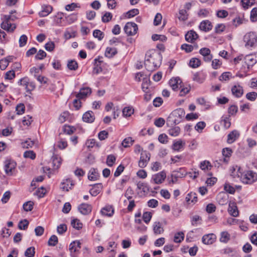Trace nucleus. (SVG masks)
<instances>
[{"label": "nucleus", "mask_w": 257, "mask_h": 257, "mask_svg": "<svg viewBox=\"0 0 257 257\" xmlns=\"http://www.w3.org/2000/svg\"><path fill=\"white\" fill-rule=\"evenodd\" d=\"M234 178H239L240 181L245 184H252L257 181V173L251 170L243 171L240 167L236 166L232 172Z\"/></svg>", "instance_id": "obj_1"}, {"label": "nucleus", "mask_w": 257, "mask_h": 257, "mask_svg": "<svg viewBox=\"0 0 257 257\" xmlns=\"http://www.w3.org/2000/svg\"><path fill=\"white\" fill-rule=\"evenodd\" d=\"M161 57L154 50L148 51L145 57V66L149 71L156 69L161 64Z\"/></svg>", "instance_id": "obj_2"}, {"label": "nucleus", "mask_w": 257, "mask_h": 257, "mask_svg": "<svg viewBox=\"0 0 257 257\" xmlns=\"http://www.w3.org/2000/svg\"><path fill=\"white\" fill-rule=\"evenodd\" d=\"M9 18L8 17H3L2 18V22L1 24L2 29L9 33H13L14 32L17 28L16 24L12 23L13 22L9 20Z\"/></svg>", "instance_id": "obj_3"}, {"label": "nucleus", "mask_w": 257, "mask_h": 257, "mask_svg": "<svg viewBox=\"0 0 257 257\" xmlns=\"http://www.w3.org/2000/svg\"><path fill=\"white\" fill-rule=\"evenodd\" d=\"M166 178V172L163 170L152 176L151 182L155 184L163 183Z\"/></svg>", "instance_id": "obj_4"}, {"label": "nucleus", "mask_w": 257, "mask_h": 257, "mask_svg": "<svg viewBox=\"0 0 257 257\" xmlns=\"http://www.w3.org/2000/svg\"><path fill=\"white\" fill-rule=\"evenodd\" d=\"M244 41L246 43V45L253 47L257 42V35L254 32H249L244 36Z\"/></svg>", "instance_id": "obj_5"}, {"label": "nucleus", "mask_w": 257, "mask_h": 257, "mask_svg": "<svg viewBox=\"0 0 257 257\" xmlns=\"http://www.w3.org/2000/svg\"><path fill=\"white\" fill-rule=\"evenodd\" d=\"M16 165L17 164L14 160L11 159L6 160L5 162L4 166L6 173L8 175H12L15 170Z\"/></svg>", "instance_id": "obj_6"}, {"label": "nucleus", "mask_w": 257, "mask_h": 257, "mask_svg": "<svg viewBox=\"0 0 257 257\" xmlns=\"http://www.w3.org/2000/svg\"><path fill=\"white\" fill-rule=\"evenodd\" d=\"M150 158L151 154L149 153L147 151L142 152L141 154L140 160L138 162L139 167L141 168H145L150 161Z\"/></svg>", "instance_id": "obj_7"}, {"label": "nucleus", "mask_w": 257, "mask_h": 257, "mask_svg": "<svg viewBox=\"0 0 257 257\" xmlns=\"http://www.w3.org/2000/svg\"><path fill=\"white\" fill-rule=\"evenodd\" d=\"M138 30V26L135 23L128 22L124 27V31L128 36H133L135 35Z\"/></svg>", "instance_id": "obj_8"}, {"label": "nucleus", "mask_w": 257, "mask_h": 257, "mask_svg": "<svg viewBox=\"0 0 257 257\" xmlns=\"http://www.w3.org/2000/svg\"><path fill=\"white\" fill-rule=\"evenodd\" d=\"M245 63L247 66V68L249 69L257 62V52L253 54L246 55L244 57Z\"/></svg>", "instance_id": "obj_9"}, {"label": "nucleus", "mask_w": 257, "mask_h": 257, "mask_svg": "<svg viewBox=\"0 0 257 257\" xmlns=\"http://www.w3.org/2000/svg\"><path fill=\"white\" fill-rule=\"evenodd\" d=\"M227 210L229 214L233 217H236L239 215V210L236 203L233 201H230L229 202Z\"/></svg>", "instance_id": "obj_10"}, {"label": "nucleus", "mask_w": 257, "mask_h": 257, "mask_svg": "<svg viewBox=\"0 0 257 257\" xmlns=\"http://www.w3.org/2000/svg\"><path fill=\"white\" fill-rule=\"evenodd\" d=\"M206 78V74L202 71L197 72L193 74L192 79L193 81L199 83H202Z\"/></svg>", "instance_id": "obj_11"}, {"label": "nucleus", "mask_w": 257, "mask_h": 257, "mask_svg": "<svg viewBox=\"0 0 257 257\" xmlns=\"http://www.w3.org/2000/svg\"><path fill=\"white\" fill-rule=\"evenodd\" d=\"M200 54L203 56V59L205 62H210L213 56L211 54V51L208 48H201L199 51Z\"/></svg>", "instance_id": "obj_12"}, {"label": "nucleus", "mask_w": 257, "mask_h": 257, "mask_svg": "<svg viewBox=\"0 0 257 257\" xmlns=\"http://www.w3.org/2000/svg\"><path fill=\"white\" fill-rule=\"evenodd\" d=\"M182 80L179 77H174L169 81V85L173 90H176L179 87H182Z\"/></svg>", "instance_id": "obj_13"}, {"label": "nucleus", "mask_w": 257, "mask_h": 257, "mask_svg": "<svg viewBox=\"0 0 257 257\" xmlns=\"http://www.w3.org/2000/svg\"><path fill=\"white\" fill-rule=\"evenodd\" d=\"M80 248L81 243L78 240L71 242L69 245V250L73 256H75L79 252Z\"/></svg>", "instance_id": "obj_14"}, {"label": "nucleus", "mask_w": 257, "mask_h": 257, "mask_svg": "<svg viewBox=\"0 0 257 257\" xmlns=\"http://www.w3.org/2000/svg\"><path fill=\"white\" fill-rule=\"evenodd\" d=\"M185 40L189 43H193L198 39V35L193 30L188 31L185 36Z\"/></svg>", "instance_id": "obj_15"}, {"label": "nucleus", "mask_w": 257, "mask_h": 257, "mask_svg": "<svg viewBox=\"0 0 257 257\" xmlns=\"http://www.w3.org/2000/svg\"><path fill=\"white\" fill-rule=\"evenodd\" d=\"M74 185L73 182L70 179H66L63 180L61 183V188L66 191H68L69 189H71Z\"/></svg>", "instance_id": "obj_16"}, {"label": "nucleus", "mask_w": 257, "mask_h": 257, "mask_svg": "<svg viewBox=\"0 0 257 257\" xmlns=\"http://www.w3.org/2000/svg\"><path fill=\"white\" fill-rule=\"evenodd\" d=\"M232 94L236 97H241L243 93V89L239 84L234 85L231 88Z\"/></svg>", "instance_id": "obj_17"}, {"label": "nucleus", "mask_w": 257, "mask_h": 257, "mask_svg": "<svg viewBox=\"0 0 257 257\" xmlns=\"http://www.w3.org/2000/svg\"><path fill=\"white\" fill-rule=\"evenodd\" d=\"M234 78L231 72H224L222 73L219 77V80L222 82H228L231 79Z\"/></svg>", "instance_id": "obj_18"}, {"label": "nucleus", "mask_w": 257, "mask_h": 257, "mask_svg": "<svg viewBox=\"0 0 257 257\" xmlns=\"http://www.w3.org/2000/svg\"><path fill=\"white\" fill-rule=\"evenodd\" d=\"M212 25L209 20H204L201 22L199 25V29L200 30L208 32L210 31L212 28Z\"/></svg>", "instance_id": "obj_19"}, {"label": "nucleus", "mask_w": 257, "mask_h": 257, "mask_svg": "<svg viewBox=\"0 0 257 257\" xmlns=\"http://www.w3.org/2000/svg\"><path fill=\"white\" fill-rule=\"evenodd\" d=\"M150 79L147 77H145V78H143V83L142 85V89L143 91L146 93L145 98H146L147 96H148L147 94L150 92Z\"/></svg>", "instance_id": "obj_20"}, {"label": "nucleus", "mask_w": 257, "mask_h": 257, "mask_svg": "<svg viewBox=\"0 0 257 257\" xmlns=\"http://www.w3.org/2000/svg\"><path fill=\"white\" fill-rule=\"evenodd\" d=\"M91 93V90L89 87H84L80 89L79 92L76 95V97L78 99H83Z\"/></svg>", "instance_id": "obj_21"}, {"label": "nucleus", "mask_w": 257, "mask_h": 257, "mask_svg": "<svg viewBox=\"0 0 257 257\" xmlns=\"http://www.w3.org/2000/svg\"><path fill=\"white\" fill-rule=\"evenodd\" d=\"M215 235L213 233H210L204 235L202 237V240L204 244H210L215 241Z\"/></svg>", "instance_id": "obj_22"}, {"label": "nucleus", "mask_w": 257, "mask_h": 257, "mask_svg": "<svg viewBox=\"0 0 257 257\" xmlns=\"http://www.w3.org/2000/svg\"><path fill=\"white\" fill-rule=\"evenodd\" d=\"M82 119L84 122L92 123L95 120L94 113L92 111H88L83 115Z\"/></svg>", "instance_id": "obj_23"}, {"label": "nucleus", "mask_w": 257, "mask_h": 257, "mask_svg": "<svg viewBox=\"0 0 257 257\" xmlns=\"http://www.w3.org/2000/svg\"><path fill=\"white\" fill-rule=\"evenodd\" d=\"M78 209L82 214L86 215L91 212L92 207L88 204L82 203L79 206Z\"/></svg>", "instance_id": "obj_24"}, {"label": "nucleus", "mask_w": 257, "mask_h": 257, "mask_svg": "<svg viewBox=\"0 0 257 257\" xmlns=\"http://www.w3.org/2000/svg\"><path fill=\"white\" fill-rule=\"evenodd\" d=\"M185 200L188 204H195L198 201L197 195L195 192H190L186 195Z\"/></svg>", "instance_id": "obj_25"}, {"label": "nucleus", "mask_w": 257, "mask_h": 257, "mask_svg": "<svg viewBox=\"0 0 257 257\" xmlns=\"http://www.w3.org/2000/svg\"><path fill=\"white\" fill-rule=\"evenodd\" d=\"M103 186L102 184H95L92 188L90 190V193L92 196H96L101 191Z\"/></svg>", "instance_id": "obj_26"}, {"label": "nucleus", "mask_w": 257, "mask_h": 257, "mask_svg": "<svg viewBox=\"0 0 257 257\" xmlns=\"http://www.w3.org/2000/svg\"><path fill=\"white\" fill-rule=\"evenodd\" d=\"M239 136L238 131L234 130L230 132L227 136V142L228 144L233 143Z\"/></svg>", "instance_id": "obj_27"}, {"label": "nucleus", "mask_w": 257, "mask_h": 257, "mask_svg": "<svg viewBox=\"0 0 257 257\" xmlns=\"http://www.w3.org/2000/svg\"><path fill=\"white\" fill-rule=\"evenodd\" d=\"M53 10V8L50 5H44L42 6V10L39 13V16L41 17L47 16Z\"/></svg>", "instance_id": "obj_28"}, {"label": "nucleus", "mask_w": 257, "mask_h": 257, "mask_svg": "<svg viewBox=\"0 0 257 257\" xmlns=\"http://www.w3.org/2000/svg\"><path fill=\"white\" fill-rule=\"evenodd\" d=\"M99 177V173L96 169L91 168L88 173V178L91 181L97 180Z\"/></svg>", "instance_id": "obj_29"}, {"label": "nucleus", "mask_w": 257, "mask_h": 257, "mask_svg": "<svg viewBox=\"0 0 257 257\" xmlns=\"http://www.w3.org/2000/svg\"><path fill=\"white\" fill-rule=\"evenodd\" d=\"M153 231L155 234H160L163 233L164 230L162 223L160 222H155L153 224Z\"/></svg>", "instance_id": "obj_30"}, {"label": "nucleus", "mask_w": 257, "mask_h": 257, "mask_svg": "<svg viewBox=\"0 0 257 257\" xmlns=\"http://www.w3.org/2000/svg\"><path fill=\"white\" fill-rule=\"evenodd\" d=\"M185 146V143L182 140H179L176 142H174L172 145V149L175 151H180L183 149Z\"/></svg>", "instance_id": "obj_31"}, {"label": "nucleus", "mask_w": 257, "mask_h": 257, "mask_svg": "<svg viewBox=\"0 0 257 257\" xmlns=\"http://www.w3.org/2000/svg\"><path fill=\"white\" fill-rule=\"evenodd\" d=\"M117 53L115 48L107 47L105 52V56L108 58H112Z\"/></svg>", "instance_id": "obj_32"}, {"label": "nucleus", "mask_w": 257, "mask_h": 257, "mask_svg": "<svg viewBox=\"0 0 257 257\" xmlns=\"http://www.w3.org/2000/svg\"><path fill=\"white\" fill-rule=\"evenodd\" d=\"M217 200L219 204L225 205L228 202V196L225 193H220L217 196Z\"/></svg>", "instance_id": "obj_33"}, {"label": "nucleus", "mask_w": 257, "mask_h": 257, "mask_svg": "<svg viewBox=\"0 0 257 257\" xmlns=\"http://www.w3.org/2000/svg\"><path fill=\"white\" fill-rule=\"evenodd\" d=\"M200 168L203 171L210 170L212 167V165L208 161H203L200 164Z\"/></svg>", "instance_id": "obj_34"}, {"label": "nucleus", "mask_w": 257, "mask_h": 257, "mask_svg": "<svg viewBox=\"0 0 257 257\" xmlns=\"http://www.w3.org/2000/svg\"><path fill=\"white\" fill-rule=\"evenodd\" d=\"M102 215L108 216H111L113 214V209L111 206H108L104 207L101 211Z\"/></svg>", "instance_id": "obj_35"}, {"label": "nucleus", "mask_w": 257, "mask_h": 257, "mask_svg": "<svg viewBox=\"0 0 257 257\" xmlns=\"http://www.w3.org/2000/svg\"><path fill=\"white\" fill-rule=\"evenodd\" d=\"M230 235L227 231H224L221 232L219 239L221 242L226 243L230 240Z\"/></svg>", "instance_id": "obj_36"}, {"label": "nucleus", "mask_w": 257, "mask_h": 257, "mask_svg": "<svg viewBox=\"0 0 257 257\" xmlns=\"http://www.w3.org/2000/svg\"><path fill=\"white\" fill-rule=\"evenodd\" d=\"M229 116H223L221 118V123L225 128H228L231 125Z\"/></svg>", "instance_id": "obj_37"}, {"label": "nucleus", "mask_w": 257, "mask_h": 257, "mask_svg": "<svg viewBox=\"0 0 257 257\" xmlns=\"http://www.w3.org/2000/svg\"><path fill=\"white\" fill-rule=\"evenodd\" d=\"M134 112V110L131 106L125 107L122 110L123 115L125 117H130Z\"/></svg>", "instance_id": "obj_38"}, {"label": "nucleus", "mask_w": 257, "mask_h": 257, "mask_svg": "<svg viewBox=\"0 0 257 257\" xmlns=\"http://www.w3.org/2000/svg\"><path fill=\"white\" fill-rule=\"evenodd\" d=\"M62 159L58 156H54L53 158V164L54 169H57L59 168L62 163Z\"/></svg>", "instance_id": "obj_39"}, {"label": "nucleus", "mask_w": 257, "mask_h": 257, "mask_svg": "<svg viewBox=\"0 0 257 257\" xmlns=\"http://www.w3.org/2000/svg\"><path fill=\"white\" fill-rule=\"evenodd\" d=\"M134 142V140H133L132 138L128 137L122 141L121 145L124 148H128L132 146Z\"/></svg>", "instance_id": "obj_40"}, {"label": "nucleus", "mask_w": 257, "mask_h": 257, "mask_svg": "<svg viewBox=\"0 0 257 257\" xmlns=\"http://www.w3.org/2000/svg\"><path fill=\"white\" fill-rule=\"evenodd\" d=\"M255 0H241V3L244 9L246 10L255 3Z\"/></svg>", "instance_id": "obj_41"}, {"label": "nucleus", "mask_w": 257, "mask_h": 257, "mask_svg": "<svg viewBox=\"0 0 257 257\" xmlns=\"http://www.w3.org/2000/svg\"><path fill=\"white\" fill-rule=\"evenodd\" d=\"M201 65V61L196 58H192L190 60L189 65L191 67L195 68L198 67Z\"/></svg>", "instance_id": "obj_42"}, {"label": "nucleus", "mask_w": 257, "mask_h": 257, "mask_svg": "<svg viewBox=\"0 0 257 257\" xmlns=\"http://www.w3.org/2000/svg\"><path fill=\"white\" fill-rule=\"evenodd\" d=\"M184 238V233L183 232H178L175 233L174 237V241L176 243H180Z\"/></svg>", "instance_id": "obj_43"}, {"label": "nucleus", "mask_w": 257, "mask_h": 257, "mask_svg": "<svg viewBox=\"0 0 257 257\" xmlns=\"http://www.w3.org/2000/svg\"><path fill=\"white\" fill-rule=\"evenodd\" d=\"M77 127H78V126H75L66 125L64 126V132L68 135L72 134L76 131Z\"/></svg>", "instance_id": "obj_44"}, {"label": "nucleus", "mask_w": 257, "mask_h": 257, "mask_svg": "<svg viewBox=\"0 0 257 257\" xmlns=\"http://www.w3.org/2000/svg\"><path fill=\"white\" fill-rule=\"evenodd\" d=\"M71 225L72 227L77 230L82 228L83 224L78 219H74L71 221Z\"/></svg>", "instance_id": "obj_45"}, {"label": "nucleus", "mask_w": 257, "mask_h": 257, "mask_svg": "<svg viewBox=\"0 0 257 257\" xmlns=\"http://www.w3.org/2000/svg\"><path fill=\"white\" fill-rule=\"evenodd\" d=\"M67 67L71 70H76L78 67V65L76 61L71 60L68 61Z\"/></svg>", "instance_id": "obj_46"}, {"label": "nucleus", "mask_w": 257, "mask_h": 257, "mask_svg": "<svg viewBox=\"0 0 257 257\" xmlns=\"http://www.w3.org/2000/svg\"><path fill=\"white\" fill-rule=\"evenodd\" d=\"M70 113L68 111L63 112L59 117V121L60 123L64 122L67 119H68Z\"/></svg>", "instance_id": "obj_47"}, {"label": "nucleus", "mask_w": 257, "mask_h": 257, "mask_svg": "<svg viewBox=\"0 0 257 257\" xmlns=\"http://www.w3.org/2000/svg\"><path fill=\"white\" fill-rule=\"evenodd\" d=\"M116 157L113 155H109L107 157L106 164L109 167H112L116 161Z\"/></svg>", "instance_id": "obj_48"}, {"label": "nucleus", "mask_w": 257, "mask_h": 257, "mask_svg": "<svg viewBox=\"0 0 257 257\" xmlns=\"http://www.w3.org/2000/svg\"><path fill=\"white\" fill-rule=\"evenodd\" d=\"M180 133V128L178 126H175L169 130V134L171 136L177 137Z\"/></svg>", "instance_id": "obj_49"}, {"label": "nucleus", "mask_w": 257, "mask_h": 257, "mask_svg": "<svg viewBox=\"0 0 257 257\" xmlns=\"http://www.w3.org/2000/svg\"><path fill=\"white\" fill-rule=\"evenodd\" d=\"M34 145V142L29 139L21 143V146L24 149L32 148Z\"/></svg>", "instance_id": "obj_50"}, {"label": "nucleus", "mask_w": 257, "mask_h": 257, "mask_svg": "<svg viewBox=\"0 0 257 257\" xmlns=\"http://www.w3.org/2000/svg\"><path fill=\"white\" fill-rule=\"evenodd\" d=\"M80 5L78 3H71V4L67 5L65 6V10L67 11H72L76 8H80Z\"/></svg>", "instance_id": "obj_51"}, {"label": "nucleus", "mask_w": 257, "mask_h": 257, "mask_svg": "<svg viewBox=\"0 0 257 257\" xmlns=\"http://www.w3.org/2000/svg\"><path fill=\"white\" fill-rule=\"evenodd\" d=\"M67 142L64 139H60L56 144V147L61 150H63L67 147Z\"/></svg>", "instance_id": "obj_52"}, {"label": "nucleus", "mask_w": 257, "mask_h": 257, "mask_svg": "<svg viewBox=\"0 0 257 257\" xmlns=\"http://www.w3.org/2000/svg\"><path fill=\"white\" fill-rule=\"evenodd\" d=\"M93 36L99 41H101L104 38V34L99 30H95L93 32Z\"/></svg>", "instance_id": "obj_53"}, {"label": "nucleus", "mask_w": 257, "mask_h": 257, "mask_svg": "<svg viewBox=\"0 0 257 257\" xmlns=\"http://www.w3.org/2000/svg\"><path fill=\"white\" fill-rule=\"evenodd\" d=\"M152 217V213L151 212L146 211L143 214V219L144 221L148 224Z\"/></svg>", "instance_id": "obj_54"}, {"label": "nucleus", "mask_w": 257, "mask_h": 257, "mask_svg": "<svg viewBox=\"0 0 257 257\" xmlns=\"http://www.w3.org/2000/svg\"><path fill=\"white\" fill-rule=\"evenodd\" d=\"M196 102L198 104L205 106L206 108H208L210 107L209 102L204 97L198 98L196 99Z\"/></svg>", "instance_id": "obj_55"}, {"label": "nucleus", "mask_w": 257, "mask_h": 257, "mask_svg": "<svg viewBox=\"0 0 257 257\" xmlns=\"http://www.w3.org/2000/svg\"><path fill=\"white\" fill-rule=\"evenodd\" d=\"M222 64V62L220 60L214 59L212 61L211 66L213 69H218L221 66Z\"/></svg>", "instance_id": "obj_56"}, {"label": "nucleus", "mask_w": 257, "mask_h": 257, "mask_svg": "<svg viewBox=\"0 0 257 257\" xmlns=\"http://www.w3.org/2000/svg\"><path fill=\"white\" fill-rule=\"evenodd\" d=\"M201 221V217L198 215H195L191 217V223L193 226H196L198 224L200 223Z\"/></svg>", "instance_id": "obj_57"}, {"label": "nucleus", "mask_w": 257, "mask_h": 257, "mask_svg": "<svg viewBox=\"0 0 257 257\" xmlns=\"http://www.w3.org/2000/svg\"><path fill=\"white\" fill-rule=\"evenodd\" d=\"M179 16L178 18L180 20L185 21L188 19V14L186 10H181L179 11Z\"/></svg>", "instance_id": "obj_58"}, {"label": "nucleus", "mask_w": 257, "mask_h": 257, "mask_svg": "<svg viewBox=\"0 0 257 257\" xmlns=\"http://www.w3.org/2000/svg\"><path fill=\"white\" fill-rule=\"evenodd\" d=\"M34 203L32 201H29L25 202L23 204V209L26 211H30L33 208Z\"/></svg>", "instance_id": "obj_59"}, {"label": "nucleus", "mask_w": 257, "mask_h": 257, "mask_svg": "<svg viewBox=\"0 0 257 257\" xmlns=\"http://www.w3.org/2000/svg\"><path fill=\"white\" fill-rule=\"evenodd\" d=\"M139 13V11L137 9H132L129 11H128L126 13L125 17L127 18H131L132 17H135V16L137 15Z\"/></svg>", "instance_id": "obj_60"}, {"label": "nucleus", "mask_w": 257, "mask_h": 257, "mask_svg": "<svg viewBox=\"0 0 257 257\" xmlns=\"http://www.w3.org/2000/svg\"><path fill=\"white\" fill-rule=\"evenodd\" d=\"M35 253V249L34 247H30L27 249L25 252L26 257H33Z\"/></svg>", "instance_id": "obj_61"}, {"label": "nucleus", "mask_w": 257, "mask_h": 257, "mask_svg": "<svg viewBox=\"0 0 257 257\" xmlns=\"http://www.w3.org/2000/svg\"><path fill=\"white\" fill-rule=\"evenodd\" d=\"M209 14V11L206 9H200L198 13V16L200 18H205L207 17Z\"/></svg>", "instance_id": "obj_62"}, {"label": "nucleus", "mask_w": 257, "mask_h": 257, "mask_svg": "<svg viewBox=\"0 0 257 257\" xmlns=\"http://www.w3.org/2000/svg\"><path fill=\"white\" fill-rule=\"evenodd\" d=\"M193 46L191 45L184 44L181 46V49L185 51L186 53H190L193 50Z\"/></svg>", "instance_id": "obj_63"}, {"label": "nucleus", "mask_w": 257, "mask_h": 257, "mask_svg": "<svg viewBox=\"0 0 257 257\" xmlns=\"http://www.w3.org/2000/svg\"><path fill=\"white\" fill-rule=\"evenodd\" d=\"M250 21L252 22L257 21V8H254L250 12Z\"/></svg>", "instance_id": "obj_64"}]
</instances>
